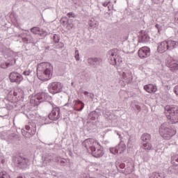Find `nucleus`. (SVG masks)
Returning a JSON list of instances; mask_svg holds the SVG:
<instances>
[{"label":"nucleus","instance_id":"nucleus-1","mask_svg":"<svg viewBox=\"0 0 178 178\" xmlns=\"http://www.w3.org/2000/svg\"><path fill=\"white\" fill-rule=\"evenodd\" d=\"M83 147L86 148L88 154H91L95 158L104 156V149L99 146V143L92 138L86 139L82 143Z\"/></svg>","mask_w":178,"mask_h":178},{"label":"nucleus","instance_id":"nucleus-2","mask_svg":"<svg viewBox=\"0 0 178 178\" xmlns=\"http://www.w3.org/2000/svg\"><path fill=\"white\" fill-rule=\"evenodd\" d=\"M53 72L54 67L49 63H40L37 66V76L39 80L42 81L51 80Z\"/></svg>","mask_w":178,"mask_h":178},{"label":"nucleus","instance_id":"nucleus-3","mask_svg":"<svg viewBox=\"0 0 178 178\" xmlns=\"http://www.w3.org/2000/svg\"><path fill=\"white\" fill-rule=\"evenodd\" d=\"M164 113L167 119L170 120L172 124L178 122V106H166L165 108Z\"/></svg>","mask_w":178,"mask_h":178},{"label":"nucleus","instance_id":"nucleus-4","mask_svg":"<svg viewBox=\"0 0 178 178\" xmlns=\"http://www.w3.org/2000/svg\"><path fill=\"white\" fill-rule=\"evenodd\" d=\"M159 134L165 140H170L176 134V131L170 127V122H164L159 128Z\"/></svg>","mask_w":178,"mask_h":178},{"label":"nucleus","instance_id":"nucleus-5","mask_svg":"<svg viewBox=\"0 0 178 178\" xmlns=\"http://www.w3.org/2000/svg\"><path fill=\"white\" fill-rule=\"evenodd\" d=\"M107 58H108L111 65H120L123 62L120 56V51L118 49L108 51Z\"/></svg>","mask_w":178,"mask_h":178},{"label":"nucleus","instance_id":"nucleus-6","mask_svg":"<svg viewBox=\"0 0 178 178\" xmlns=\"http://www.w3.org/2000/svg\"><path fill=\"white\" fill-rule=\"evenodd\" d=\"M48 94L45 92H39L31 98V104L33 106H38L41 102H45L48 99Z\"/></svg>","mask_w":178,"mask_h":178},{"label":"nucleus","instance_id":"nucleus-7","mask_svg":"<svg viewBox=\"0 0 178 178\" xmlns=\"http://www.w3.org/2000/svg\"><path fill=\"white\" fill-rule=\"evenodd\" d=\"M63 86L60 82H53L49 85V91L51 94L62 92Z\"/></svg>","mask_w":178,"mask_h":178},{"label":"nucleus","instance_id":"nucleus-8","mask_svg":"<svg viewBox=\"0 0 178 178\" xmlns=\"http://www.w3.org/2000/svg\"><path fill=\"white\" fill-rule=\"evenodd\" d=\"M103 60L99 57H90L88 58V63L90 66H92L95 69H97L99 66H102Z\"/></svg>","mask_w":178,"mask_h":178},{"label":"nucleus","instance_id":"nucleus-9","mask_svg":"<svg viewBox=\"0 0 178 178\" xmlns=\"http://www.w3.org/2000/svg\"><path fill=\"white\" fill-rule=\"evenodd\" d=\"M52 108L51 112L49 114V119L50 120H59L60 119V109L55 105H52Z\"/></svg>","mask_w":178,"mask_h":178},{"label":"nucleus","instance_id":"nucleus-10","mask_svg":"<svg viewBox=\"0 0 178 178\" xmlns=\"http://www.w3.org/2000/svg\"><path fill=\"white\" fill-rule=\"evenodd\" d=\"M120 73L124 81H126L127 83H131L133 80V73H131L130 70L124 68Z\"/></svg>","mask_w":178,"mask_h":178},{"label":"nucleus","instance_id":"nucleus-11","mask_svg":"<svg viewBox=\"0 0 178 178\" xmlns=\"http://www.w3.org/2000/svg\"><path fill=\"white\" fill-rule=\"evenodd\" d=\"M126 151V145L124 143H120L115 147H111L110 152L113 155H116V154H123Z\"/></svg>","mask_w":178,"mask_h":178},{"label":"nucleus","instance_id":"nucleus-12","mask_svg":"<svg viewBox=\"0 0 178 178\" xmlns=\"http://www.w3.org/2000/svg\"><path fill=\"white\" fill-rule=\"evenodd\" d=\"M138 55L140 59H145L151 55V50L147 47H143L138 50Z\"/></svg>","mask_w":178,"mask_h":178},{"label":"nucleus","instance_id":"nucleus-13","mask_svg":"<svg viewBox=\"0 0 178 178\" xmlns=\"http://www.w3.org/2000/svg\"><path fill=\"white\" fill-rule=\"evenodd\" d=\"M8 77L11 83H16L17 84H19L20 81L23 80V76L17 72L10 73Z\"/></svg>","mask_w":178,"mask_h":178},{"label":"nucleus","instance_id":"nucleus-14","mask_svg":"<svg viewBox=\"0 0 178 178\" xmlns=\"http://www.w3.org/2000/svg\"><path fill=\"white\" fill-rule=\"evenodd\" d=\"M149 35H148V33L145 31H141L139 33L138 35V42H143V43H147L149 42L150 40Z\"/></svg>","mask_w":178,"mask_h":178},{"label":"nucleus","instance_id":"nucleus-15","mask_svg":"<svg viewBox=\"0 0 178 178\" xmlns=\"http://www.w3.org/2000/svg\"><path fill=\"white\" fill-rule=\"evenodd\" d=\"M166 65L170 68L171 72H175V70H178V61L172 58L168 60Z\"/></svg>","mask_w":178,"mask_h":178},{"label":"nucleus","instance_id":"nucleus-16","mask_svg":"<svg viewBox=\"0 0 178 178\" xmlns=\"http://www.w3.org/2000/svg\"><path fill=\"white\" fill-rule=\"evenodd\" d=\"M29 165V159H23L22 157H19L17 161L16 162V166L19 168V169H26Z\"/></svg>","mask_w":178,"mask_h":178},{"label":"nucleus","instance_id":"nucleus-17","mask_svg":"<svg viewBox=\"0 0 178 178\" xmlns=\"http://www.w3.org/2000/svg\"><path fill=\"white\" fill-rule=\"evenodd\" d=\"M21 36L22 37V42H24V44L34 43V38L31 34L23 33L21 34Z\"/></svg>","mask_w":178,"mask_h":178},{"label":"nucleus","instance_id":"nucleus-18","mask_svg":"<svg viewBox=\"0 0 178 178\" xmlns=\"http://www.w3.org/2000/svg\"><path fill=\"white\" fill-rule=\"evenodd\" d=\"M54 154L47 153L43 156V163H44L45 165H49V163H51V162H54Z\"/></svg>","mask_w":178,"mask_h":178},{"label":"nucleus","instance_id":"nucleus-19","mask_svg":"<svg viewBox=\"0 0 178 178\" xmlns=\"http://www.w3.org/2000/svg\"><path fill=\"white\" fill-rule=\"evenodd\" d=\"M158 52L160 54H163V52H166V51H169L168 49V42L163 41L157 47Z\"/></svg>","mask_w":178,"mask_h":178},{"label":"nucleus","instance_id":"nucleus-20","mask_svg":"<svg viewBox=\"0 0 178 178\" xmlns=\"http://www.w3.org/2000/svg\"><path fill=\"white\" fill-rule=\"evenodd\" d=\"M167 47H168V51H172L175 48H178V41L168 40L167 41Z\"/></svg>","mask_w":178,"mask_h":178},{"label":"nucleus","instance_id":"nucleus-21","mask_svg":"<svg viewBox=\"0 0 178 178\" xmlns=\"http://www.w3.org/2000/svg\"><path fill=\"white\" fill-rule=\"evenodd\" d=\"M74 110L77 112H81L84 109V103L81 100H75L74 102Z\"/></svg>","mask_w":178,"mask_h":178},{"label":"nucleus","instance_id":"nucleus-22","mask_svg":"<svg viewBox=\"0 0 178 178\" xmlns=\"http://www.w3.org/2000/svg\"><path fill=\"white\" fill-rule=\"evenodd\" d=\"M31 31L33 34H38L39 35H42V37H45V35H48V32L41 31V29L39 27H33L31 29Z\"/></svg>","mask_w":178,"mask_h":178},{"label":"nucleus","instance_id":"nucleus-23","mask_svg":"<svg viewBox=\"0 0 178 178\" xmlns=\"http://www.w3.org/2000/svg\"><path fill=\"white\" fill-rule=\"evenodd\" d=\"M144 90H145L147 92H149V94H152V92H156V91H158L156 86L153 84L145 85L144 86Z\"/></svg>","mask_w":178,"mask_h":178},{"label":"nucleus","instance_id":"nucleus-24","mask_svg":"<svg viewBox=\"0 0 178 178\" xmlns=\"http://www.w3.org/2000/svg\"><path fill=\"white\" fill-rule=\"evenodd\" d=\"M33 126H34V127L33 128V125H31V123H29V125L25 126L26 130H27V131H29V134L31 136H34V134H35V131L37 130V129L35 128V124H33Z\"/></svg>","mask_w":178,"mask_h":178},{"label":"nucleus","instance_id":"nucleus-25","mask_svg":"<svg viewBox=\"0 0 178 178\" xmlns=\"http://www.w3.org/2000/svg\"><path fill=\"white\" fill-rule=\"evenodd\" d=\"M149 178H166V175L162 172H152L149 175Z\"/></svg>","mask_w":178,"mask_h":178},{"label":"nucleus","instance_id":"nucleus-26","mask_svg":"<svg viewBox=\"0 0 178 178\" xmlns=\"http://www.w3.org/2000/svg\"><path fill=\"white\" fill-rule=\"evenodd\" d=\"M140 139L142 140V141H143V143H150L151 141V135L149 134H143L141 137Z\"/></svg>","mask_w":178,"mask_h":178},{"label":"nucleus","instance_id":"nucleus-27","mask_svg":"<svg viewBox=\"0 0 178 178\" xmlns=\"http://www.w3.org/2000/svg\"><path fill=\"white\" fill-rule=\"evenodd\" d=\"M168 173L170 175H178V168L177 166L172 165L169 167L168 168Z\"/></svg>","mask_w":178,"mask_h":178},{"label":"nucleus","instance_id":"nucleus-28","mask_svg":"<svg viewBox=\"0 0 178 178\" xmlns=\"http://www.w3.org/2000/svg\"><path fill=\"white\" fill-rule=\"evenodd\" d=\"M143 149H145L146 151H149L152 148V145L150 142H146L143 143Z\"/></svg>","mask_w":178,"mask_h":178},{"label":"nucleus","instance_id":"nucleus-29","mask_svg":"<svg viewBox=\"0 0 178 178\" xmlns=\"http://www.w3.org/2000/svg\"><path fill=\"white\" fill-rule=\"evenodd\" d=\"M97 112L96 111H92L88 115V119L89 120H95L97 119Z\"/></svg>","mask_w":178,"mask_h":178},{"label":"nucleus","instance_id":"nucleus-30","mask_svg":"<svg viewBox=\"0 0 178 178\" xmlns=\"http://www.w3.org/2000/svg\"><path fill=\"white\" fill-rule=\"evenodd\" d=\"M53 40L55 44H58L59 41H60V35L58 34H54L53 35Z\"/></svg>","mask_w":178,"mask_h":178},{"label":"nucleus","instance_id":"nucleus-31","mask_svg":"<svg viewBox=\"0 0 178 178\" xmlns=\"http://www.w3.org/2000/svg\"><path fill=\"white\" fill-rule=\"evenodd\" d=\"M0 178H10V175L6 172L3 171L0 172Z\"/></svg>","mask_w":178,"mask_h":178},{"label":"nucleus","instance_id":"nucleus-32","mask_svg":"<svg viewBox=\"0 0 178 178\" xmlns=\"http://www.w3.org/2000/svg\"><path fill=\"white\" fill-rule=\"evenodd\" d=\"M72 108H73L72 103H67L64 105V109H66V111H70Z\"/></svg>","mask_w":178,"mask_h":178},{"label":"nucleus","instance_id":"nucleus-33","mask_svg":"<svg viewBox=\"0 0 178 178\" xmlns=\"http://www.w3.org/2000/svg\"><path fill=\"white\" fill-rule=\"evenodd\" d=\"M120 173H123L124 175H130L131 173V170H130L129 168H125L124 170H120Z\"/></svg>","mask_w":178,"mask_h":178},{"label":"nucleus","instance_id":"nucleus-34","mask_svg":"<svg viewBox=\"0 0 178 178\" xmlns=\"http://www.w3.org/2000/svg\"><path fill=\"white\" fill-rule=\"evenodd\" d=\"M10 65H12L10 63H3L1 64V69H8Z\"/></svg>","mask_w":178,"mask_h":178},{"label":"nucleus","instance_id":"nucleus-35","mask_svg":"<svg viewBox=\"0 0 178 178\" xmlns=\"http://www.w3.org/2000/svg\"><path fill=\"white\" fill-rule=\"evenodd\" d=\"M116 166L120 169H124V168H126V164H124V163H118Z\"/></svg>","mask_w":178,"mask_h":178},{"label":"nucleus","instance_id":"nucleus-36","mask_svg":"<svg viewBox=\"0 0 178 178\" xmlns=\"http://www.w3.org/2000/svg\"><path fill=\"white\" fill-rule=\"evenodd\" d=\"M61 159H62V157L54 155V162H56V163H59Z\"/></svg>","mask_w":178,"mask_h":178},{"label":"nucleus","instance_id":"nucleus-37","mask_svg":"<svg viewBox=\"0 0 178 178\" xmlns=\"http://www.w3.org/2000/svg\"><path fill=\"white\" fill-rule=\"evenodd\" d=\"M31 73H33V71L26 70L23 72V74L24 76H31Z\"/></svg>","mask_w":178,"mask_h":178},{"label":"nucleus","instance_id":"nucleus-38","mask_svg":"<svg viewBox=\"0 0 178 178\" xmlns=\"http://www.w3.org/2000/svg\"><path fill=\"white\" fill-rule=\"evenodd\" d=\"M75 58L76 60H80V54H79V50L75 51Z\"/></svg>","mask_w":178,"mask_h":178},{"label":"nucleus","instance_id":"nucleus-39","mask_svg":"<svg viewBox=\"0 0 178 178\" xmlns=\"http://www.w3.org/2000/svg\"><path fill=\"white\" fill-rule=\"evenodd\" d=\"M60 165H61V166H65V165H66V159H61V160H60Z\"/></svg>","mask_w":178,"mask_h":178},{"label":"nucleus","instance_id":"nucleus-40","mask_svg":"<svg viewBox=\"0 0 178 178\" xmlns=\"http://www.w3.org/2000/svg\"><path fill=\"white\" fill-rule=\"evenodd\" d=\"M105 118H106V119H109V120H111V113L109 111H106L105 113Z\"/></svg>","mask_w":178,"mask_h":178},{"label":"nucleus","instance_id":"nucleus-41","mask_svg":"<svg viewBox=\"0 0 178 178\" xmlns=\"http://www.w3.org/2000/svg\"><path fill=\"white\" fill-rule=\"evenodd\" d=\"M172 161H175V162H178V154L174 155V156L172 157Z\"/></svg>","mask_w":178,"mask_h":178},{"label":"nucleus","instance_id":"nucleus-42","mask_svg":"<svg viewBox=\"0 0 178 178\" xmlns=\"http://www.w3.org/2000/svg\"><path fill=\"white\" fill-rule=\"evenodd\" d=\"M5 133H3V132H1V133H0V138H1V140H5Z\"/></svg>","mask_w":178,"mask_h":178},{"label":"nucleus","instance_id":"nucleus-43","mask_svg":"<svg viewBox=\"0 0 178 178\" xmlns=\"http://www.w3.org/2000/svg\"><path fill=\"white\" fill-rule=\"evenodd\" d=\"M97 24L90 23L89 24V29H92V27H95Z\"/></svg>","mask_w":178,"mask_h":178},{"label":"nucleus","instance_id":"nucleus-44","mask_svg":"<svg viewBox=\"0 0 178 178\" xmlns=\"http://www.w3.org/2000/svg\"><path fill=\"white\" fill-rule=\"evenodd\" d=\"M67 16H68L69 17H74V14L73 13H69L67 14Z\"/></svg>","mask_w":178,"mask_h":178},{"label":"nucleus","instance_id":"nucleus-45","mask_svg":"<svg viewBox=\"0 0 178 178\" xmlns=\"http://www.w3.org/2000/svg\"><path fill=\"white\" fill-rule=\"evenodd\" d=\"M135 108H136V109H137V111H141V107L138 105H136Z\"/></svg>","mask_w":178,"mask_h":178},{"label":"nucleus","instance_id":"nucleus-46","mask_svg":"<svg viewBox=\"0 0 178 178\" xmlns=\"http://www.w3.org/2000/svg\"><path fill=\"white\" fill-rule=\"evenodd\" d=\"M89 97L90 98V99H94V94L90 93V95L89 96Z\"/></svg>","mask_w":178,"mask_h":178},{"label":"nucleus","instance_id":"nucleus-47","mask_svg":"<svg viewBox=\"0 0 178 178\" xmlns=\"http://www.w3.org/2000/svg\"><path fill=\"white\" fill-rule=\"evenodd\" d=\"M156 27L159 30H159H161V26H159V24H156Z\"/></svg>","mask_w":178,"mask_h":178},{"label":"nucleus","instance_id":"nucleus-48","mask_svg":"<svg viewBox=\"0 0 178 178\" xmlns=\"http://www.w3.org/2000/svg\"><path fill=\"white\" fill-rule=\"evenodd\" d=\"M64 24V26L67 25V27H69V26H72V24Z\"/></svg>","mask_w":178,"mask_h":178},{"label":"nucleus","instance_id":"nucleus-49","mask_svg":"<svg viewBox=\"0 0 178 178\" xmlns=\"http://www.w3.org/2000/svg\"><path fill=\"white\" fill-rule=\"evenodd\" d=\"M83 94H84V95H88V91H85V92H83Z\"/></svg>","mask_w":178,"mask_h":178},{"label":"nucleus","instance_id":"nucleus-50","mask_svg":"<svg viewBox=\"0 0 178 178\" xmlns=\"http://www.w3.org/2000/svg\"><path fill=\"white\" fill-rule=\"evenodd\" d=\"M128 147H131V145L130 144V140L128 141Z\"/></svg>","mask_w":178,"mask_h":178},{"label":"nucleus","instance_id":"nucleus-51","mask_svg":"<svg viewBox=\"0 0 178 178\" xmlns=\"http://www.w3.org/2000/svg\"><path fill=\"white\" fill-rule=\"evenodd\" d=\"M118 136H119V138H120V134L119 133H117Z\"/></svg>","mask_w":178,"mask_h":178},{"label":"nucleus","instance_id":"nucleus-52","mask_svg":"<svg viewBox=\"0 0 178 178\" xmlns=\"http://www.w3.org/2000/svg\"><path fill=\"white\" fill-rule=\"evenodd\" d=\"M17 178H23V177H22V176H19V177H17Z\"/></svg>","mask_w":178,"mask_h":178},{"label":"nucleus","instance_id":"nucleus-53","mask_svg":"<svg viewBox=\"0 0 178 178\" xmlns=\"http://www.w3.org/2000/svg\"><path fill=\"white\" fill-rule=\"evenodd\" d=\"M108 4H104V6H106Z\"/></svg>","mask_w":178,"mask_h":178},{"label":"nucleus","instance_id":"nucleus-54","mask_svg":"<svg viewBox=\"0 0 178 178\" xmlns=\"http://www.w3.org/2000/svg\"><path fill=\"white\" fill-rule=\"evenodd\" d=\"M14 62H15V63H16V60L15 59H14Z\"/></svg>","mask_w":178,"mask_h":178}]
</instances>
